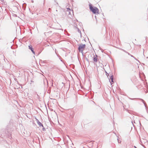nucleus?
<instances>
[{
	"instance_id": "f03ea898",
	"label": "nucleus",
	"mask_w": 148,
	"mask_h": 148,
	"mask_svg": "<svg viewBox=\"0 0 148 148\" xmlns=\"http://www.w3.org/2000/svg\"><path fill=\"white\" fill-rule=\"evenodd\" d=\"M85 47L86 45L85 44H81L79 46V50L80 51H81V52H82L84 50Z\"/></svg>"
},
{
	"instance_id": "6e6552de",
	"label": "nucleus",
	"mask_w": 148,
	"mask_h": 148,
	"mask_svg": "<svg viewBox=\"0 0 148 148\" xmlns=\"http://www.w3.org/2000/svg\"><path fill=\"white\" fill-rule=\"evenodd\" d=\"M134 147H135V148H137L135 146H134Z\"/></svg>"
},
{
	"instance_id": "423d86ee",
	"label": "nucleus",
	"mask_w": 148,
	"mask_h": 148,
	"mask_svg": "<svg viewBox=\"0 0 148 148\" xmlns=\"http://www.w3.org/2000/svg\"><path fill=\"white\" fill-rule=\"evenodd\" d=\"M40 124L41 125H42V127H43V125H42L41 123H40Z\"/></svg>"
},
{
	"instance_id": "39448f33",
	"label": "nucleus",
	"mask_w": 148,
	"mask_h": 148,
	"mask_svg": "<svg viewBox=\"0 0 148 148\" xmlns=\"http://www.w3.org/2000/svg\"><path fill=\"white\" fill-rule=\"evenodd\" d=\"M93 60L95 62H97V58L96 57H95L93 59Z\"/></svg>"
},
{
	"instance_id": "0eeeda50",
	"label": "nucleus",
	"mask_w": 148,
	"mask_h": 148,
	"mask_svg": "<svg viewBox=\"0 0 148 148\" xmlns=\"http://www.w3.org/2000/svg\"><path fill=\"white\" fill-rule=\"evenodd\" d=\"M67 10H70V9L69 8H67Z\"/></svg>"
},
{
	"instance_id": "7ed1b4c3",
	"label": "nucleus",
	"mask_w": 148,
	"mask_h": 148,
	"mask_svg": "<svg viewBox=\"0 0 148 148\" xmlns=\"http://www.w3.org/2000/svg\"><path fill=\"white\" fill-rule=\"evenodd\" d=\"M29 49H30L32 51V53H34V54L35 53V52L34 51V49L32 48V45L29 46Z\"/></svg>"
},
{
	"instance_id": "f257e3e1",
	"label": "nucleus",
	"mask_w": 148,
	"mask_h": 148,
	"mask_svg": "<svg viewBox=\"0 0 148 148\" xmlns=\"http://www.w3.org/2000/svg\"><path fill=\"white\" fill-rule=\"evenodd\" d=\"M89 8L91 11L94 14H98L99 10L98 8L96 7H93L91 4H89Z\"/></svg>"
},
{
	"instance_id": "20e7f679",
	"label": "nucleus",
	"mask_w": 148,
	"mask_h": 148,
	"mask_svg": "<svg viewBox=\"0 0 148 148\" xmlns=\"http://www.w3.org/2000/svg\"><path fill=\"white\" fill-rule=\"evenodd\" d=\"M111 79L112 82H110V83H111V84H112L113 83V76L112 75L111 76Z\"/></svg>"
}]
</instances>
